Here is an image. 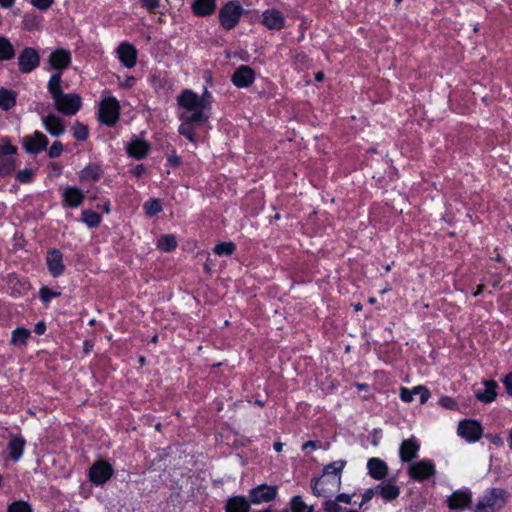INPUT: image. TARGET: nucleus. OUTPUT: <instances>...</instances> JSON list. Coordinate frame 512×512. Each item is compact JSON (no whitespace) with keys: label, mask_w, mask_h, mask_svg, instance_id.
Returning a JSON list of instances; mask_svg holds the SVG:
<instances>
[{"label":"nucleus","mask_w":512,"mask_h":512,"mask_svg":"<svg viewBox=\"0 0 512 512\" xmlns=\"http://www.w3.org/2000/svg\"><path fill=\"white\" fill-rule=\"evenodd\" d=\"M209 97L207 91L199 96L191 90H184L177 97L181 121L178 131L192 143H196L195 130L206 124L210 118Z\"/></svg>","instance_id":"1"},{"label":"nucleus","mask_w":512,"mask_h":512,"mask_svg":"<svg viewBox=\"0 0 512 512\" xmlns=\"http://www.w3.org/2000/svg\"><path fill=\"white\" fill-rule=\"evenodd\" d=\"M345 465L346 461L344 460H337L326 465L322 475L311 481L313 494L324 498L335 494L341 487L342 471Z\"/></svg>","instance_id":"2"},{"label":"nucleus","mask_w":512,"mask_h":512,"mask_svg":"<svg viewBox=\"0 0 512 512\" xmlns=\"http://www.w3.org/2000/svg\"><path fill=\"white\" fill-rule=\"evenodd\" d=\"M47 89L51 94L55 108L67 116L75 115L81 107V98L74 93H63L60 72L51 75Z\"/></svg>","instance_id":"3"},{"label":"nucleus","mask_w":512,"mask_h":512,"mask_svg":"<svg viewBox=\"0 0 512 512\" xmlns=\"http://www.w3.org/2000/svg\"><path fill=\"white\" fill-rule=\"evenodd\" d=\"M509 493L500 488H493L484 493L478 501L475 512H497L507 503Z\"/></svg>","instance_id":"4"},{"label":"nucleus","mask_w":512,"mask_h":512,"mask_svg":"<svg viewBox=\"0 0 512 512\" xmlns=\"http://www.w3.org/2000/svg\"><path fill=\"white\" fill-rule=\"evenodd\" d=\"M243 7L236 1H230L219 11V21L224 29H233L243 14Z\"/></svg>","instance_id":"5"},{"label":"nucleus","mask_w":512,"mask_h":512,"mask_svg":"<svg viewBox=\"0 0 512 512\" xmlns=\"http://www.w3.org/2000/svg\"><path fill=\"white\" fill-rule=\"evenodd\" d=\"M120 106L114 97L105 98L99 109V118L106 125H113L119 118Z\"/></svg>","instance_id":"6"},{"label":"nucleus","mask_w":512,"mask_h":512,"mask_svg":"<svg viewBox=\"0 0 512 512\" xmlns=\"http://www.w3.org/2000/svg\"><path fill=\"white\" fill-rule=\"evenodd\" d=\"M277 493V486L261 484L249 491V499L252 504L260 505L272 501Z\"/></svg>","instance_id":"7"},{"label":"nucleus","mask_w":512,"mask_h":512,"mask_svg":"<svg viewBox=\"0 0 512 512\" xmlns=\"http://www.w3.org/2000/svg\"><path fill=\"white\" fill-rule=\"evenodd\" d=\"M436 468L431 460L423 459L410 465L409 476L416 481H423L434 476Z\"/></svg>","instance_id":"8"},{"label":"nucleus","mask_w":512,"mask_h":512,"mask_svg":"<svg viewBox=\"0 0 512 512\" xmlns=\"http://www.w3.org/2000/svg\"><path fill=\"white\" fill-rule=\"evenodd\" d=\"M47 62L48 70H56L62 76V72L71 64V53L63 48L55 49L49 54Z\"/></svg>","instance_id":"9"},{"label":"nucleus","mask_w":512,"mask_h":512,"mask_svg":"<svg viewBox=\"0 0 512 512\" xmlns=\"http://www.w3.org/2000/svg\"><path fill=\"white\" fill-rule=\"evenodd\" d=\"M113 474L112 466L105 461L95 462L89 470L90 481L95 485L107 482Z\"/></svg>","instance_id":"10"},{"label":"nucleus","mask_w":512,"mask_h":512,"mask_svg":"<svg viewBox=\"0 0 512 512\" xmlns=\"http://www.w3.org/2000/svg\"><path fill=\"white\" fill-rule=\"evenodd\" d=\"M261 24L268 30H281L286 25V18L280 10L268 8L262 13Z\"/></svg>","instance_id":"11"},{"label":"nucleus","mask_w":512,"mask_h":512,"mask_svg":"<svg viewBox=\"0 0 512 512\" xmlns=\"http://www.w3.org/2000/svg\"><path fill=\"white\" fill-rule=\"evenodd\" d=\"M458 435L468 442L478 441L483 433L481 424L475 420H463L458 425Z\"/></svg>","instance_id":"12"},{"label":"nucleus","mask_w":512,"mask_h":512,"mask_svg":"<svg viewBox=\"0 0 512 512\" xmlns=\"http://www.w3.org/2000/svg\"><path fill=\"white\" fill-rule=\"evenodd\" d=\"M16 147L9 142H3L0 145V175H6L12 172L15 168L14 155Z\"/></svg>","instance_id":"13"},{"label":"nucleus","mask_w":512,"mask_h":512,"mask_svg":"<svg viewBox=\"0 0 512 512\" xmlns=\"http://www.w3.org/2000/svg\"><path fill=\"white\" fill-rule=\"evenodd\" d=\"M117 57L119 61L126 68H133L137 63V50L136 48L127 42L121 43L116 49Z\"/></svg>","instance_id":"14"},{"label":"nucleus","mask_w":512,"mask_h":512,"mask_svg":"<svg viewBox=\"0 0 512 512\" xmlns=\"http://www.w3.org/2000/svg\"><path fill=\"white\" fill-rule=\"evenodd\" d=\"M39 55L33 48H25L19 55V69L24 73H29L39 65Z\"/></svg>","instance_id":"15"},{"label":"nucleus","mask_w":512,"mask_h":512,"mask_svg":"<svg viewBox=\"0 0 512 512\" xmlns=\"http://www.w3.org/2000/svg\"><path fill=\"white\" fill-rule=\"evenodd\" d=\"M23 144L27 152L38 154L47 147L48 139L43 133L35 131L32 135L24 138Z\"/></svg>","instance_id":"16"},{"label":"nucleus","mask_w":512,"mask_h":512,"mask_svg":"<svg viewBox=\"0 0 512 512\" xmlns=\"http://www.w3.org/2000/svg\"><path fill=\"white\" fill-rule=\"evenodd\" d=\"M46 264L50 274L58 277L63 274L65 265L60 251L53 249L47 253Z\"/></svg>","instance_id":"17"},{"label":"nucleus","mask_w":512,"mask_h":512,"mask_svg":"<svg viewBox=\"0 0 512 512\" xmlns=\"http://www.w3.org/2000/svg\"><path fill=\"white\" fill-rule=\"evenodd\" d=\"M254 71L246 65L240 66L232 76V82L238 88H244L253 83Z\"/></svg>","instance_id":"18"},{"label":"nucleus","mask_w":512,"mask_h":512,"mask_svg":"<svg viewBox=\"0 0 512 512\" xmlns=\"http://www.w3.org/2000/svg\"><path fill=\"white\" fill-rule=\"evenodd\" d=\"M471 500V493L468 490H458L448 497L447 502L450 509L462 510L471 504Z\"/></svg>","instance_id":"19"},{"label":"nucleus","mask_w":512,"mask_h":512,"mask_svg":"<svg viewBox=\"0 0 512 512\" xmlns=\"http://www.w3.org/2000/svg\"><path fill=\"white\" fill-rule=\"evenodd\" d=\"M420 449V444L415 438H409L404 440L399 449V455L402 461H411L417 456Z\"/></svg>","instance_id":"20"},{"label":"nucleus","mask_w":512,"mask_h":512,"mask_svg":"<svg viewBox=\"0 0 512 512\" xmlns=\"http://www.w3.org/2000/svg\"><path fill=\"white\" fill-rule=\"evenodd\" d=\"M63 203L71 208L81 205L84 200V194L74 186L66 187L62 192Z\"/></svg>","instance_id":"21"},{"label":"nucleus","mask_w":512,"mask_h":512,"mask_svg":"<svg viewBox=\"0 0 512 512\" xmlns=\"http://www.w3.org/2000/svg\"><path fill=\"white\" fill-rule=\"evenodd\" d=\"M42 124L46 131L52 136L58 137L64 133L65 129L62 120L54 114L43 116Z\"/></svg>","instance_id":"22"},{"label":"nucleus","mask_w":512,"mask_h":512,"mask_svg":"<svg viewBox=\"0 0 512 512\" xmlns=\"http://www.w3.org/2000/svg\"><path fill=\"white\" fill-rule=\"evenodd\" d=\"M367 468L369 475L376 479H383L388 473V467L386 463L379 458H371L367 462Z\"/></svg>","instance_id":"23"},{"label":"nucleus","mask_w":512,"mask_h":512,"mask_svg":"<svg viewBox=\"0 0 512 512\" xmlns=\"http://www.w3.org/2000/svg\"><path fill=\"white\" fill-rule=\"evenodd\" d=\"M25 440L20 435H14L10 438L7 450L13 461H18L23 455Z\"/></svg>","instance_id":"24"},{"label":"nucleus","mask_w":512,"mask_h":512,"mask_svg":"<svg viewBox=\"0 0 512 512\" xmlns=\"http://www.w3.org/2000/svg\"><path fill=\"white\" fill-rule=\"evenodd\" d=\"M484 386H485L484 391H481V390L476 391L475 396L478 400H480L482 402L490 403V402L494 401L497 396L496 389L498 387V384H497V382H495L493 380H487V381H484Z\"/></svg>","instance_id":"25"},{"label":"nucleus","mask_w":512,"mask_h":512,"mask_svg":"<svg viewBox=\"0 0 512 512\" xmlns=\"http://www.w3.org/2000/svg\"><path fill=\"white\" fill-rule=\"evenodd\" d=\"M376 493L386 501H392L396 499L400 494V488L391 482H384L376 487Z\"/></svg>","instance_id":"26"},{"label":"nucleus","mask_w":512,"mask_h":512,"mask_svg":"<svg viewBox=\"0 0 512 512\" xmlns=\"http://www.w3.org/2000/svg\"><path fill=\"white\" fill-rule=\"evenodd\" d=\"M127 151L130 156L141 159L147 155L149 144L144 140L135 139L128 144Z\"/></svg>","instance_id":"27"},{"label":"nucleus","mask_w":512,"mask_h":512,"mask_svg":"<svg viewBox=\"0 0 512 512\" xmlns=\"http://www.w3.org/2000/svg\"><path fill=\"white\" fill-rule=\"evenodd\" d=\"M193 11L198 16H207L212 14L216 9L215 0H195L193 3Z\"/></svg>","instance_id":"28"},{"label":"nucleus","mask_w":512,"mask_h":512,"mask_svg":"<svg viewBox=\"0 0 512 512\" xmlns=\"http://www.w3.org/2000/svg\"><path fill=\"white\" fill-rule=\"evenodd\" d=\"M249 509L248 501L241 496L230 498L226 504V512H248Z\"/></svg>","instance_id":"29"},{"label":"nucleus","mask_w":512,"mask_h":512,"mask_svg":"<svg viewBox=\"0 0 512 512\" xmlns=\"http://www.w3.org/2000/svg\"><path fill=\"white\" fill-rule=\"evenodd\" d=\"M103 171L101 167L97 164H90L86 166L79 175L81 181H96L98 180Z\"/></svg>","instance_id":"30"},{"label":"nucleus","mask_w":512,"mask_h":512,"mask_svg":"<svg viewBox=\"0 0 512 512\" xmlns=\"http://www.w3.org/2000/svg\"><path fill=\"white\" fill-rule=\"evenodd\" d=\"M16 103V93L13 90L0 89V108L3 110L11 109Z\"/></svg>","instance_id":"31"},{"label":"nucleus","mask_w":512,"mask_h":512,"mask_svg":"<svg viewBox=\"0 0 512 512\" xmlns=\"http://www.w3.org/2000/svg\"><path fill=\"white\" fill-rule=\"evenodd\" d=\"M156 246H157V248H159L160 250H162L164 252H170L176 248L177 241H176L175 236H173L171 234H166V235H162L158 239Z\"/></svg>","instance_id":"32"},{"label":"nucleus","mask_w":512,"mask_h":512,"mask_svg":"<svg viewBox=\"0 0 512 512\" xmlns=\"http://www.w3.org/2000/svg\"><path fill=\"white\" fill-rule=\"evenodd\" d=\"M143 209L147 216L153 217L162 211V202L159 199L151 198L144 203Z\"/></svg>","instance_id":"33"},{"label":"nucleus","mask_w":512,"mask_h":512,"mask_svg":"<svg viewBox=\"0 0 512 512\" xmlns=\"http://www.w3.org/2000/svg\"><path fill=\"white\" fill-rule=\"evenodd\" d=\"M14 54L15 51L11 42L7 38L0 36V60H9Z\"/></svg>","instance_id":"34"},{"label":"nucleus","mask_w":512,"mask_h":512,"mask_svg":"<svg viewBox=\"0 0 512 512\" xmlns=\"http://www.w3.org/2000/svg\"><path fill=\"white\" fill-rule=\"evenodd\" d=\"M83 222L90 228L97 227L101 221V217L98 213L91 210H84L82 212Z\"/></svg>","instance_id":"35"},{"label":"nucleus","mask_w":512,"mask_h":512,"mask_svg":"<svg viewBox=\"0 0 512 512\" xmlns=\"http://www.w3.org/2000/svg\"><path fill=\"white\" fill-rule=\"evenodd\" d=\"M29 336V330L25 328H17L12 332L11 342L14 345H24Z\"/></svg>","instance_id":"36"},{"label":"nucleus","mask_w":512,"mask_h":512,"mask_svg":"<svg viewBox=\"0 0 512 512\" xmlns=\"http://www.w3.org/2000/svg\"><path fill=\"white\" fill-rule=\"evenodd\" d=\"M290 504L292 512H313V506L307 505L300 496H294Z\"/></svg>","instance_id":"37"},{"label":"nucleus","mask_w":512,"mask_h":512,"mask_svg":"<svg viewBox=\"0 0 512 512\" xmlns=\"http://www.w3.org/2000/svg\"><path fill=\"white\" fill-rule=\"evenodd\" d=\"M236 249V246L234 243L232 242H222V243H219L217 244L215 247H214V252L217 254V255H226V256H229L231 255Z\"/></svg>","instance_id":"38"},{"label":"nucleus","mask_w":512,"mask_h":512,"mask_svg":"<svg viewBox=\"0 0 512 512\" xmlns=\"http://www.w3.org/2000/svg\"><path fill=\"white\" fill-rule=\"evenodd\" d=\"M8 512H32V509L26 502L17 501L8 507Z\"/></svg>","instance_id":"39"},{"label":"nucleus","mask_w":512,"mask_h":512,"mask_svg":"<svg viewBox=\"0 0 512 512\" xmlns=\"http://www.w3.org/2000/svg\"><path fill=\"white\" fill-rule=\"evenodd\" d=\"M59 295V292L52 291L47 287H42L40 289V298L45 304L49 303L52 298L57 297Z\"/></svg>","instance_id":"40"},{"label":"nucleus","mask_w":512,"mask_h":512,"mask_svg":"<svg viewBox=\"0 0 512 512\" xmlns=\"http://www.w3.org/2000/svg\"><path fill=\"white\" fill-rule=\"evenodd\" d=\"M416 394L417 392L415 391V387L412 389L401 387L400 389V399L406 403L411 402Z\"/></svg>","instance_id":"41"},{"label":"nucleus","mask_w":512,"mask_h":512,"mask_svg":"<svg viewBox=\"0 0 512 512\" xmlns=\"http://www.w3.org/2000/svg\"><path fill=\"white\" fill-rule=\"evenodd\" d=\"M73 135L78 140H85L88 136V130L84 125L75 124L73 126Z\"/></svg>","instance_id":"42"},{"label":"nucleus","mask_w":512,"mask_h":512,"mask_svg":"<svg viewBox=\"0 0 512 512\" xmlns=\"http://www.w3.org/2000/svg\"><path fill=\"white\" fill-rule=\"evenodd\" d=\"M415 391L417 392L416 395H419L420 403L421 404L426 403L430 397L429 390L426 387L419 385V386H415Z\"/></svg>","instance_id":"43"},{"label":"nucleus","mask_w":512,"mask_h":512,"mask_svg":"<svg viewBox=\"0 0 512 512\" xmlns=\"http://www.w3.org/2000/svg\"><path fill=\"white\" fill-rule=\"evenodd\" d=\"M323 507L326 512H340L342 509L336 499L325 501Z\"/></svg>","instance_id":"44"},{"label":"nucleus","mask_w":512,"mask_h":512,"mask_svg":"<svg viewBox=\"0 0 512 512\" xmlns=\"http://www.w3.org/2000/svg\"><path fill=\"white\" fill-rule=\"evenodd\" d=\"M33 177V171L31 169L20 170L17 174V179L22 183L30 182Z\"/></svg>","instance_id":"45"},{"label":"nucleus","mask_w":512,"mask_h":512,"mask_svg":"<svg viewBox=\"0 0 512 512\" xmlns=\"http://www.w3.org/2000/svg\"><path fill=\"white\" fill-rule=\"evenodd\" d=\"M140 2L150 12L156 11L160 6V0H140Z\"/></svg>","instance_id":"46"},{"label":"nucleus","mask_w":512,"mask_h":512,"mask_svg":"<svg viewBox=\"0 0 512 512\" xmlns=\"http://www.w3.org/2000/svg\"><path fill=\"white\" fill-rule=\"evenodd\" d=\"M62 151H63L62 144L60 142L56 141L50 147L48 154L51 158H56L61 155Z\"/></svg>","instance_id":"47"},{"label":"nucleus","mask_w":512,"mask_h":512,"mask_svg":"<svg viewBox=\"0 0 512 512\" xmlns=\"http://www.w3.org/2000/svg\"><path fill=\"white\" fill-rule=\"evenodd\" d=\"M32 4L39 10H47L54 0H32Z\"/></svg>","instance_id":"48"},{"label":"nucleus","mask_w":512,"mask_h":512,"mask_svg":"<svg viewBox=\"0 0 512 512\" xmlns=\"http://www.w3.org/2000/svg\"><path fill=\"white\" fill-rule=\"evenodd\" d=\"M503 384L507 390V393L512 396V372L505 376L503 379Z\"/></svg>","instance_id":"49"},{"label":"nucleus","mask_w":512,"mask_h":512,"mask_svg":"<svg viewBox=\"0 0 512 512\" xmlns=\"http://www.w3.org/2000/svg\"><path fill=\"white\" fill-rule=\"evenodd\" d=\"M439 402H440V405L445 408L451 409V408L455 407V402L450 397H442Z\"/></svg>","instance_id":"50"},{"label":"nucleus","mask_w":512,"mask_h":512,"mask_svg":"<svg viewBox=\"0 0 512 512\" xmlns=\"http://www.w3.org/2000/svg\"><path fill=\"white\" fill-rule=\"evenodd\" d=\"M376 493V490H373V489H367L363 495H362V503H361V506L365 503H367L368 501H370L374 494Z\"/></svg>","instance_id":"51"},{"label":"nucleus","mask_w":512,"mask_h":512,"mask_svg":"<svg viewBox=\"0 0 512 512\" xmlns=\"http://www.w3.org/2000/svg\"><path fill=\"white\" fill-rule=\"evenodd\" d=\"M336 500L338 502L350 504L352 502V496L346 493H341L337 495Z\"/></svg>","instance_id":"52"},{"label":"nucleus","mask_w":512,"mask_h":512,"mask_svg":"<svg viewBox=\"0 0 512 512\" xmlns=\"http://www.w3.org/2000/svg\"><path fill=\"white\" fill-rule=\"evenodd\" d=\"M487 438L497 446H501L503 444V438L500 435H487Z\"/></svg>","instance_id":"53"},{"label":"nucleus","mask_w":512,"mask_h":512,"mask_svg":"<svg viewBox=\"0 0 512 512\" xmlns=\"http://www.w3.org/2000/svg\"><path fill=\"white\" fill-rule=\"evenodd\" d=\"M46 330V326L43 322H39L35 325V328H34V331L38 334V335H42L44 334Z\"/></svg>","instance_id":"54"},{"label":"nucleus","mask_w":512,"mask_h":512,"mask_svg":"<svg viewBox=\"0 0 512 512\" xmlns=\"http://www.w3.org/2000/svg\"><path fill=\"white\" fill-rule=\"evenodd\" d=\"M316 448H317V444L314 441H308L302 445L303 450H307V449L315 450Z\"/></svg>","instance_id":"55"},{"label":"nucleus","mask_w":512,"mask_h":512,"mask_svg":"<svg viewBox=\"0 0 512 512\" xmlns=\"http://www.w3.org/2000/svg\"><path fill=\"white\" fill-rule=\"evenodd\" d=\"M14 3L15 0H0V6L6 9L11 8Z\"/></svg>","instance_id":"56"},{"label":"nucleus","mask_w":512,"mask_h":512,"mask_svg":"<svg viewBox=\"0 0 512 512\" xmlns=\"http://www.w3.org/2000/svg\"><path fill=\"white\" fill-rule=\"evenodd\" d=\"M134 77H128L125 79V81L122 82V86L130 87L134 83Z\"/></svg>","instance_id":"57"},{"label":"nucleus","mask_w":512,"mask_h":512,"mask_svg":"<svg viewBox=\"0 0 512 512\" xmlns=\"http://www.w3.org/2000/svg\"><path fill=\"white\" fill-rule=\"evenodd\" d=\"M143 171H144L143 166H142V165H139V166L135 167V169H134V174H135L136 176H140V175L143 173Z\"/></svg>","instance_id":"58"},{"label":"nucleus","mask_w":512,"mask_h":512,"mask_svg":"<svg viewBox=\"0 0 512 512\" xmlns=\"http://www.w3.org/2000/svg\"><path fill=\"white\" fill-rule=\"evenodd\" d=\"M274 449H275V451H277V452L282 451V449H283V443L276 442V443L274 444Z\"/></svg>","instance_id":"59"},{"label":"nucleus","mask_w":512,"mask_h":512,"mask_svg":"<svg viewBox=\"0 0 512 512\" xmlns=\"http://www.w3.org/2000/svg\"><path fill=\"white\" fill-rule=\"evenodd\" d=\"M323 78H324V74L322 72H318V73L315 74V79L317 81H322Z\"/></svg>","instance_id":"60"},{"label":"nucleus","mask_w":512,"mask_h":512,"mask_svg":"<svg viewBox=\"0 0 512 512\" xmlns=\"http://www.w3.org/2000/svg\"><path fill=\"white\" fill-rule=\"evenodd\" d=\"M508 442H509V447L510 449L512 450V428H511V431L509 433V439H508Z\"/></svg>","instance_id":"61"},{"label":"nucleus","mask_w":512,"mask_h":512,"mask_svg":"<svg viewBox=\"0 0 512 512\" xmlns=\"http://www.w3.org/2000/svg\"><path fill=\"white\" fill-rule=\"evenodd\" d=\"M105 212L108 213L110 211L109 204L104 205Z\"/></svg>","instance_id":"62"},{"label":"nucleus","mask_w":512,"mask_h":512,"mask_svg":"<svg viewBox=\"0 0 512 512\" xmlns=\"http://www.w3.org/2000/svg\"><path fill=\"white\" fill-rule=\"evenodd\" d=\"M345 512H359V511L355 510V509H349V510H346Z\"/></svg>","instance_id":"63"},{"label":"nucleus","mask_w":512,"mask_h":512,"mask_svg":"<svg viewBox=\"0 0 512 512\" xmlns=\"http://www.w3.org/2000/svg\"><path fill=\"white\" fill-rule=\"evenodd\" d=\"M397 3H400L402 0H395Z\"/></svg>","instance_id":"64"}]
</instances>
